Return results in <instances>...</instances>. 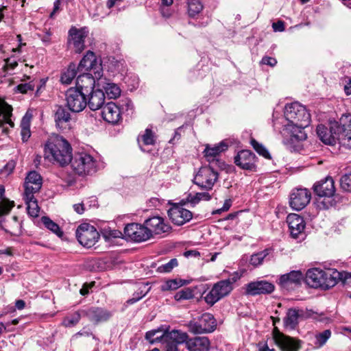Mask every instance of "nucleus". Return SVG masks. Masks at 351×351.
<instances>
[{"mask_svg": "<svg viewBox=\"0 0 351 351\" xmlns=\"http://www.w3.org/2000/svg\"><path fill=\"white\" fill-rule=\"evenodd\" d=\"M98 87L104 89L105 94L110 99H116L121 95V89L119 86L114 83L106 80L105 78H101L98 80Z\"/></svg>", "mask_w": 351, "mask_h": 351, "instance_id": "33", "label": "nucleus"}, {"mask_svg": "<svg viewBox=\"0 0 351 351\" xmlns=\"http://www.w3.org/2000/svg\"><path fill=\"white\" fill-rule=\"evenodd\" d=\"M69 163L73 170L80 176L90 175L97 171V160L85 152L75 153Z\"/></svg>", "mask_w": 351, "mask_h": 351, "instance_id": "3", "label": "nucleus"}, {"mask_svg": "<svg viewBox=\"0 0 351 351\" xmlns=\"http://www.w3.org/2000/svg\"><path fill=\"white\" fill-rule=\"evenodd\" d=\"M344 91L347 95H351V78H348V81H346L344 86Z\"/></svg>", "mask_w": 351, "mask_h": 351, "instance_id": "64", "label": "nucleus"}, {"mask_svg": "<svg viewBox=\"0 0 351 351\" xmlns=\"http://www.w3.org/2000/svg\"><path fill=\"white\" fill-rule=\"evenodd\" d=\"M101 116L106 122L117 124L121 119V108L114 102H109L103 107Z\"/></svg>", "mask_w": 351, "mask_h": 351, "instance_id": "25", "label": "nucleus"}, {"mask_svg": "<svg viewBox=\"0 0 351 351\" xmlns=\"http://www.w3.org/2000/svg\"><path fill=\"white\" fill-rule=\"evenodd\" d=\"M194 298L193 291L190 288H185L178 291L175 295L174 299L176 301L190 300Z\"/></svg>", "mask_w": 351, "mask_h": 351, "instance_id": "50", "label": "nucleus"}, {"mask_svg": "<svg viewBox=\"0 0 351 351\" xmlns=\"http://www.w3.org/2000/svg\"><path fill=\"white\" fill-rule=\"evenodd\" d=\"M311 192L305 188H295L290 194L289 204L295 210H301L310 202Z\"/></svg>", "mask_w": 351, "mask_h": 351, "instance_id": "13", "label": "nucleus"}, {"mask_svg": "<svg viewBox=\"0 0 351 351\" xmlns=\"http://www.w3.org/2000/svg\"><path fill=\"white\" fill-rule=\"evenodd\" d=\"M251 145L253 147V148L256 150V152L260 155L263 156L264 158H271L269 152L265 149V147H263V145L258 143L256 140L252 139Z\"/></svg>", "mask_w": 351, "mask_h": 351, "instance_id": "52", "label": "nucleus"}, {"mask_svg": "<svg viewBox=\"0 0 351 351\" xmlns=\"http://www.w3.org/2000/svg\"><path fill=\"white\" fill-rule=\"evenodd\" d=\"M88 34L87 27L77 29L72 27L69 31L68 43L77 53H80L85 48L84 39Z\"/></svg>", "mask_w": 351, "mask_h": 351, "instance_id": "12", "label": "nucleus"}, {"mask_svg": "<svg viewBox=\"0 0 351 351\" xmlns=\"http://www.w3.org/2000/svg\"><path fill=\"white\" fill-rule=\"evenodd\" d=\"M210 346V341L206 337H196L186 341L189 351H208Z\"/></svg>", "mask_w": 351, "mask_h": 351, "instance_id": "31", "label": "nucleus"}, {"mask_svg": "<svg viewBox=\"0 0 351 351\" xmlns=\"http://www.w3.org/2000/svg\"><path fill=\"white\" fill-rule=\"evenodd\" d=\"M145 225L147 226L149 232V238L153 234L161 235L162 234L169 233L171 227L168 222L160 216H154L145 220Z\"/></svg>", "mask_w": 351, "mask_h": 351, "instance_id": "17", "label": "nucleus"}, {"mask_svg": "<svg viewBox=\"0 0 351 351\" xmlns=\"http://www.w3.org/2000/svg\"><path fill=\"white\" fill-rule=\"evenodd\" d=\"M274 32H283L285 30V23L282 21H278L272 24Z\"/></svg>", "mask_w": 351, "mask_h": 351, "instance_id": "58", "label": "nucleus"}, {"mask_svg": "<svg viewBox=\"0 0 351 351\" xmlns=\"http://www.w3.org/2000/svg\"><path fill=\"white\" fill-rule=\"evenodd\" d=\"M12 106L0 99V117H2L3 118V119H0V127L3 125V123H6L11 127H14V124L10 119L12 116Z\"/></svg>", "mask_w": 351, "mask_h": 351, "instance_id": "37", "label": "nucleus"}, {"mask_svg": "<svg viewBox=\"0 0 351 351\" xmlns=\"http://www.w3.org/2000/svg\"><path fill=\"white\" fill-rule=\"evenodd\" d=\"M124 234L125 237L136 242H142L150 239L147 226L136 223L128 224L124 228Z\"/></svg>", "mask_w": 351, "mask_h": 351, "instance_id": "16", "label": "nucleus"}, {"mask_svg": "<svg viewBox=\"0 0 351 351\" xmlns=\"http://www.w3.org/2000/svg\"><path fill=\"white\" fill-rule=\"evenodd\" d=\"M80 73V74L77 77L76 87L75 88H77L81 93L87 96L88 94L95 90L96 80L98 85V80L101 79V77H96L95 75L93 76L92 73Z\"/></svg>", "mask_w": 351, "mask_h": 351, "instance_id": "19", "label": "nucleus"}, {"mask_svg": "<svg viewBox=\"0 0 351 351\" xmlns=\"http://www.w3.org/2000/svg\"><path fill=\"white\" fill-rule=\"evenodd\" d=\"M303 279L304 275L300 271H291L280 277L279 285L282 289L293 290L301 285Z\"/></svg>", "mask_w": 351, "mask_h": 351, "instance_id": "21", "label": "nucleus"}, {"mask_svg": "<svg viewBox=\"0 0 351 351\" xmlns=\"http://www.w3.org/2000/svg\"><path fill=\"white\" fill-rule=\"evenodd\" d=\"M284 114L287 123H299L302 126L310 123V114L304 106L298 102L287 104Z\"/></svg>", "mask_w": 351, "mask_h": 351, "instance_id": "5", "label": "nucleus"}, {"mask_svg": "<svg viewBox=\"0 0 351 351\" xmlns=\"http://www.w3.org/2000/svg\"><path fill=\"white\" fill-rule=\"evenodd\" d=\"M77 70L79 72H92L95 75L96 77H101L102 75L101 64L97 59L95 54L90 51H88L81 60L77 66Z\"/></svg>", "mask_w": 351, "mask_h": 351, "instance_id": "11", "label": "nucleus"}, {"mask_svg": "<svg viewBox=\"0 0 351 351\" xmlns=\"http://www.w3.org/2000/svg\"><path fill=\"white\" fill-rule=\"evenodd\" d=\"M56 124L60 128H66L71 119L70 113L63 107L59 106L54 116Z\"/></svg>", "mask_w": 351, "mask_h": 351, "instance_id": "38", "label": "nucleus"}, {"mask_svg": "<svg viewBox=\"0 0 351 351\" xmlns=\"http://www.w3.org/2000/svg\"><path fill=\"white\" fill-rule=\"evenodd\" d=\"M233 287H230V282L224 280H220L215 283L204 296V300L208 304L213 306L221 298L229 295Z\"/></svg>", "mask_w": 351, "mask_h": 351, "instance_id": "10", "label": "nucleus"}, {"mask_svg": "<svg viewBox=\"0 0 351 351\" xmlns=\"http://www.w3.org/2000/svg\"><path fill=\"white\" fill-rule=\"evenodd\" d=\"M41 221L48 230L55 233L59 237H62L63 232L61 231L59 226L53 221L50 218L48 217H43Z\"/></svg>", "mask_w": 351, "mask_h": 351, "instance_id": "47", "label": "nucleus"}, {"mask_svg": "<svg viewBox=\"0 0 351 351\" xmlns=\"http://www.w3.org/2000/svg\"><path fill=\"white\" fill-rule=\"evenodd\" d=\"M178 265L176 258L171 259L168 263L163 264L158 267V271L160 273L170 272L174 267Z\"/></svg>", "mask_w": 351, "mask_h": 351, "instance_id": "54", "label": "nucleus"}, {"mask_svg": "<svg viewBox=\"0 0 351 351\" xmlns=\"http://www.w3.org/2000/svg\"><path fill=\"white\" fill-rule=\"evenodd\" d=\"M308 125H300L299 123H287L285 125L284 132L289 135L291 141H303L306 138L304 128Z\"/></svg>", "mask_w": 351, "mask_h": 351, "instance_id": "29", "label": "nucleus"}, {"mask_svg": "<svg viewBox=\"0 0 351 351\" xmlns=\"http://www.w3.org/2000/svg\"><path fill=\"white\" fill-rule=\"evenodd\" d=\"M231 206V200L230 199H226L223 204V206L221 208L217 209L215 211H214L213 214H219L221 212L227 211L229 210V208Z\"/></svg>", "mask_w": 351, "mask_h": 351, "instance_id": "60", "label": "nucleus"}, {"mask_svg": "<svg viewBox=\"0 0 351 351\" xmlns=\"http://www.w3.org/2000/svg\"><path fill=\"white\" fill-rule=\"evenodd\" d=\"M18 65V62L16 60L8 59L5 61V69L7 71L14 70Z\"/></svg>", "mask_w": 351, "mask_h": 351, "instance_id": "59", "label": "nucleus"}, {"mask_svg": "<svg viewBox=\"0 0 351 351\" xmlns=\"http://www.w3.org/2000/svg\"><path fill=\"white\" fill-rule=\"evenodd\" d=\"M32 118V115L29 112H27L23 116L21 122V135L23 142L27 141L31 136L30 132V123Z\"/></svg>", "mask_w": 351, "mask_h": 351, "instance_id": "40", "label": "nucleus"}, {"mask_svg": "<svg viewBox=\"0 0 351 351\" xmlns=\"http://www.w3.org/2000/svg\"><path fill=\"white\" fill-rule=\"evenodd\" d=\"M86 315L90 320L96 323L107 321L112 316L110 312L99 307L88 308L86 311Z\"/></svg>", "mask_w": 351, "mask_h": 351, "instance_id": "32", "label": "nucleus"}, {"mask_svg": "<svg viewBox=\"0 0 351 351\" xmlns=\"http://www.w3.org/2000/svg\"><path fill=\"white\" fill-rule=\"evenodd\" d=\"M170 329L169 325H160L145 333V339L152 344L155 343H165L167 342V332Z\"/></svg>", "mask_w": 351, "mask_h": 351, "instance_id": "27", "label": "nucleus"}, {"mask_svg": "<svg viewBox=\"0 0 351 351\" xmlns=\"http://www.w3.org/2000/svg\"><path fill=\"white\" fill-rule=\"evenodd\" d=\"M1 228L5 232L14 236H19L22 233L21 223L16 216L12 217L10 220L7 221Z\"/></svg>", "mask_w": 351, "mask_h": 351, "instance_id": "36", "label": "nucleus"}, {"mask_svg": "<svg viewBox=\"0 0 351 351\" xmlns=\"http://www.w3.org/2000/svg\"><path fill=\"white\" fill-rule=\"evenodd\" d=\"M340 185L344 191L351 192V172L341 177Z\"/></svg>", "mask_w": 351, "mask_h": 351, "instance_id": "55", "label": "nucleus"}, {"mask_svg": "<svg viewBox=\"0 0 351 351\" xmlns=\"http://www.w3.org/2000/svg\"><path fill=\"white\" fill-rule=\"evenodd\" d=\"M79 72L75 64H70L67 69L64 71L61 75L60 81L62 84H69L75 77L77 73Z\"/></svg>", "mask_w": 351, "mask_h": 351, "instance_id": "43", "label": "nucleus"}, {"mask_svg": "<svg viewBox=\"0 0 351 351\" xmlns=\"http://www.w3.org/2000/svg\"><path fill=\"white\" fill-rule=\"evenodd\" d=\"M183 202L174 204L168 210V216L172 223L176 226H182L193 218V213L183 207Z\"/></svg>", "mask_w": 351, "mask_h": 351, "instance_id": "14", "label": "nucleus"}, {"mask_svg": "<svg viewBox=\"0 0 351 351\" xmlns=\"http://www.w3.org/2000/svg\"><path fill=\"white\" fill-rule=\"evenodd\" d=\"M43 180L40 175L35 171H30L24 183L25 194H34L40 191L42 187Z\"/></svg>", "mask_w": 351, "mask_h": 351, "instance_id": "26", "label": "nucleus"}, {"mask_svg": "<svg viewBox=\"0 0 351 351\" xmlns=\"http://www.w3.org/2000/svg\"><path fill=\"white\" fill-rule=\"evenodd\" d=\"M258 351H275L274 348H270L265 342H260L258 343Z\"/></svg>", "mask_w": 351, "mask_h": 351, "instance_id": "63", "label": "nucleus"}, {"mask_svg": "<svg viewBox=\"0 0 351 351\" xmlns=\"http://www.w3.org/2000/svg\"><path fill=\"white\" fill-rule=\"evenodd\" d=\"M290 233L292 237L303 238L305 222L302 217L298 214H289L287 217Z\"/></svg>", "mask_w": 351, "mask_h": 351, "instance_id": "22", "label": "nucleus"}, {"mask_svg": "<svg viewBox=\"0 0 351 351\" xmlns=\"http://www.w3.org/2000/svg\"><path fill=\"white\" fill-rule=\"evenodd\" d=\"M217 165H211L201 167L193 178V182L199 188L205 190H211L218 180L219 174L215 169Z\"/></svg>", "mask_w": 351, "mask_h": 351, "instance_id": "6", "label": "nucleus"}, {"mask_svg": "<svg viewBox=\"0 0 351 351\" xmlns=\"http://www.w3.org/2000/svg\"><path fill=\"white\" fill-rule=\"evenodd\" d=\"M24 198L27 204V210L29 216L36 217L38 216L40 208L38 205V202L34 197V194H25Z\"/></svg>", "mask_w": 351, "mask_h": 351, "instance_id": "39", "label": "nucleus"}, {"mask_svg": "<svg viewBox=\"0 0 351 351\" xmlns=\"http://www.w3.org/2000/svg\"><path fill=\"white\" fill-rule=\"evenodd\" d=\"M80 319V315L79 313L75 312L71 316L66 317L64 319L62 324L65 327H72L77 324Z\"/></svg>", "mask_w": 351, "mask_h": 351, "instance_id": "53", "label": "nucleus"}, {"mask_svg": "<svg viewBox=\"0 0 351 351\" xmlns=\"http://www.w3.org/2000/svg\"><path fill=\"white\" fill-rule=\"evenodd\" d=\"M228 149V145L223 141L218 144L210 146L206 145L204 149L205 157L211 165H217L220 169L224 167V162L218 159L217 157L223 152Z\"/></svg>", "mask_w": 351, "mask_h": 351, "instance_id": "18", "label": "nucleus"}, {"mask_svg": "<svg viewBox=\"0 0 351 351\" xmlns=\"http://www.w3.org/2000/svg\"><path fill=\"white\" fill-rule=\"evenodd\" d=\"M261 62L263 64L271 66H274L277 64V60L275 58L267 56L263 57Z\"/></svg>", "mask_w": 351, "mask_h": 351, "instance_id": "61", "label": "nucleus"}, {"mask_svg": "<svg viewBox=\"0 0 351 351\" xmlns=\"http://www.w3.org/2000/svg\"><path fill=\"white\" fill-rule=\"evenodd\" d=\"M186 284V281L182 279H171L164 282L160 286L162 291L176 290Z\"/></svg>", "mask_w": 351, "mask_h": 351, "instance_id": "44", "label": "nucleus"}, {"mask_svg": "<svg viewBox=\"0 0 351 351\" xmlns=\"http://www.w3.org/2000/svg\"><path fill=\"white\" fill-rule=\"evenodd\" d=\"M14 168V161L10 160L1 169L0 174L3 176H8L12 173Z\"/></svg>", "mask_w": 351, "mask_h": 351, "instance_id": "57", "label": "nucleus"}, {"mask_svg": "<svg viewBox=\"0 0 351 351\" xmlns=\"http://www.w3.org/2000/svg\"><path fill=\"white\" fill-rule=\"evenodd\" d=\"M35 84L34 81H30L28 83H22L17 86V90L21 93H27L29 91H32L34 89Z\"/></svg>", "mask_w": 351, "mask_h": 351, "instance_id": "56", "label": "nucleus"}, {"mask_svg": "<svg viewBox=\"0 0 351 351\" xmlns=\"http://www.w3.org/2000/svg\"><path fill=\"white\" fill-rule=\"evenodd\" d=\"M66 104L73 112H82L87 106L86 95L75 88H70L65 94Z\"/></svg>", "mask_w": 351, "mask_h": 351, "instance_id": "8", "label": "nucleus"}, {"mask_svg": "<svg viewBox=\"0 0 351 351\" xmlns=\"http://www.w3.org/2000/svg\"><path fill=\"white\" fill-rule=\"evenodd\" d=\"M303 311L295 308H289L284 319V324L286 328L294 329L298 324V319L302 315Z\"/></svg>", "mask_w": 351, "mask_h": 351, "instance_id": "35", "label": "nucleus"}, {"mask_svg": "<svg viewBox=\"0 0 351 351\" xmlns=\"http://www.w3.org/2000/svg\"><path fill=\"white\" fill-rule=\"evenodd\" d=\"M72 157V147L62 136L53 135L44 146V158L49 162L64 167L69 164Z\"/></svg>", "mask_w": 351, "mask_h": 351, "instance_id": "1", "label": "nucleus"}, {"mask_svg": "<svg viewBox=\"0 0 351 351\" xmlns=\"http://www.w3.org/2000/svg\"><path fill=\"white\" fill-rule=\"evenodd\" d=\"M203 4L200 0H188V14L190 17H195L203 10Z\"/></svg>", "mask_w": 351, "mask_h": 351, "instance_id": "45", "label": "nucleus"}, {"mask_svg": "<svg viewBox=\"0 0 351 351\" xmlns=\"http://www.w3.org/2000/svg\"><path fill=\"white\" fill-rule=\"evenodd\" d=\"M268 255V251L264 250L258 253L252 255L250 258V264L253 266H258L262 264L264 258Z\"/></svg>", "mask_w": 351, "mask_h": 351, "instance_id": "51", "label": "nucleus"}, {"mask_svg": "<svg viewBox=\"0 0 351 351\" xmlns=\"http://www.w3.org/2000/svg\"><path fill=\"white\" fill-rule=\"evenodd\" d=\"M147 284H141L137 291L134 293L132 298L126 301V304H133L145 296L150 290V287H147Z\"/></svg>", "mask_w": 351, "mask_h": 351, "instance_id": "46", "label": "nucleus"}, {"mask_svg": "<svg viewBox=\"0 0 351 351\" xmlns=\"http://www.w3.org/2000/svg\"><path fill=\"white\" fill-rule=\"evenodd\" d=\"M75 234L80 243L86 247L93 246L99 238V234L95 227L88 223L80 225Z\"/></svg>", "mask_w": 351, "mask_h": 351, "instance_id": "7", "label": "nucleus"}, {"mask_svg": "<svg viewBox=\"0 0 351 351\" xmlns=\"http://www.w3.org/2000/svg\"><path fill=\"white\" fill-rule=\"evenodd\" d=\"M62 0H56L55 2H54V4H53V11L50 14V17L51 18H53L60 10V5L61 4V1Z\"/></svg>", "mask_w": 351, "mask_h": 351, "instance_id": "62", "label": "nucleus"}, {"mask_svg": "<svg viewBox=\"0 0 351 351\" xmlns=\"http://www.w3.org/2000/svg\"><path fill=\"white\" fill-rule=\"evenodd\" d=\"M273 339L282 351H298L300 347V341L284 335L277 328L273 331Z\"/></svg>", "mask_w": 351, "mask_h": 351, "instance_id": "15", "label": "nucleus"}, {"mask_svg": "<svg viewBox=\"0 0 351 351\" xmlns=\"http://www.w3.org/2000/svg\"><path fill=\"white\" fill-rule=\"evenodd\" d=\"M275 289L273 283L267 280H257L246 285L245 293L250 295L269 294Z\"/></svg>", "mask_w": 351, "mask_h": 351, "instance_id": "20", "label": "nucleus"}, {"mask_svg": "<svg viewBox=\"0 0 351 351\" xmlns=\"http://www.w3.org/2000/svg\"><path fill=\"white\" fill-rule=\"evenodd\" d=\"M234 163L243 169L256 170V156L250 150L240 151L234 157Z\"/></svg>", "mask_w": 351, "mask_h": 351, "instance_id": "23", "label": "nucleus"}, {"mask_svg": "<svg viewBox=\"0 0 351 351\" xmlns=\"http://www.w3.org/2000/svg\"><path fill=\"white\" fill-rule=\"evenodd\" d=\"M315 193L322 197H332L335 191L334 181L332 178H327L324 180L314 184Z\"/></svg>", "mask_w": 351, "mask_h": 351, "instance_id": "28", "label": "nucleus"}, {"mask_svg": "<svg viewBox=\"0 0 351 351\" xmlns=\"http://www.w3.org/2000/svg\"><path fill=\"white\" fill-rule=\"evenodd\" d=\"M14 206V202L13 201H10L8 199H3L0 202V226H3L1 224L2 220L1 217L5 215H8L12 208Z\"/></svg>", "mask_w": 351, "mask_h": 351, "instance_id": "48", "label": "nucleus"}, {"mask_svg": "<svg viewBox=\"0 0 351 351\" xmlns=\"http://www.w3.org/2000/svg\"><path fill=\"white\" fill-rule=\"evenodd\" d=\"M188 335L186 332H182L178 330H173L167 332V342L171 343H186L188 341Z\"/></svg>", "mask_w": 351, "mask_h": 351, "instance_id": "41", "label": "nucleus"}, {"mask_svg": "<svg viewBox=\"0 0 351 351\" xmlns=\"http://www.w3.org/2000/svg\"><path fill=\"white\" fill-rule=\"evenodd\" d=\"M332 128L337 132L339 143L351 149V114H343L338 121H332Z\"/></svg>", "mask_w": 351, "mask_h": 351, "instance_id": "4", "label": "nucleus"}, {"mask_svg": "<svg viewBox=\"0 0 351 351\" xmlns=\"http://www.w3.org/2000/svg\"><path fill=\"white\" fill-rule=\"evenodd\" d=\"M210 199L211 196L207 192L196 193L195 194L189 193L187 195L186 199L181 200V202L184 204L190 203L191 205L195 206L201 200L208 201Z\"/></svg>", "mask_w": 351, "mask_h": 351, "instance_id": "42", "label": "nucleus"}, {"mask_svg": "<svg viewBox=\"0 0 351 351\" xmlns=\"http://www.w3.org/2000/svg\"><path fill=\"white\" fill-rule=\"evenodd\" d=\"M330 336L331 331L328 329L325 330L321 332L317 333L315 335V344L319 348L323 346L326 343L328 339L330 337Z\"/></svg>", "mask_w": 351, "mask_h": 351, "instance_id": "49", "label": "nucleus"}, {"mask_svg": "<svg viewBox=\"0 0 351 351\" xmlns=\"http://www.w3.org/2000/svg\"><path fill=\"white\" fill-rule=\"evenodd\" d=\"M332 128V121H330L328 125H318L317 127V134L320 140L328 145H334L339 142V136L337 132Z\"/></svg>", "mask_w": 351, "mask_h": 351, "instance_id": "24", "label": "nucleus"}, {"mask_svg": "<svg viewBox=\"0 0 351 351\" xmlns=\"http://www.w3.org/2000/svg\"><path fill=\"white\" fill-rule=\"evenodd\" d=\"M305 282L312 288L328 289L337 284V278L332 275L330 270L311 268L306 273Z\"/></svg>", "mask_w": 351, "mask_h": 351, "instance_id": "2", "label": "nucleus"}, {"mask_svg": "<svg viewBox=\"0 0 351 351\" xmlns=\"http://www.w3.org/2000/svg\"><path fill=\"white\" fill-rule=\"evenodd\" d=\"M217 326L216 320L210 313H204L198 321H191L189 324V331L194 334L213 332Z\"/></svg>", "mask_w": 351, "mask_h": 351, "instance_id": "9", "label": "nucleus"}, {"mask_svg": "<svg viewBox=\"0 0 351 351\" xmlns=\"http://www.w3.org/2000/svg\"><path fill=\"white\" fill-rule=\"evenodd\" d=\"M138 143L143 151H146L145 147L148 145H154L156 141V136L155 133L149 128H147L143 134L138 137Z\"/></svg>", "mask_w": 351, "mask_h": 351, "instance_id": "34", "label": "nucleus"}, {"mask_svg": "<svg viewBox=\"0 0 351 351\" xmlns=\"http://www.w3.org/2000/svg\"><path fill=\"white\" fill-rule=\"evenodd\" d=\"M87 96H88L87 105L91 110H97L103 106L105 101V93L100 88L93 90Z\"/></svg>", "mask_w": 351, "mask_h": 351, "instance_id": "30", "label": "nucleus"}]
</instances>
